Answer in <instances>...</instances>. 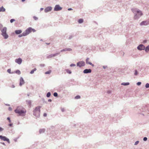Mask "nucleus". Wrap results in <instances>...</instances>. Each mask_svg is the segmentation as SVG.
Returning <instances> with one entry per match:
<instances>
[{
    "mask_svg": "<svg viewBox=\"0 0 149 149\" xmlns=\"http://www.w3.org/2000/svg\"><path fill=\"white\" fill-rule=\"evenodd\" d=\"M15 112L18 114V116H24L26 114V109L21 107H17L15 110Z\"/></svg>",
    "mask_w": 149,
    "mask_h": 149,
    "instance_id": "f257e3e1",
    "label": "nucleus"
},
{
    "mask_svg": "<svg viewBox=\"0 0 149 149\" xmlns=\"http://www.w3.org/2000/svg\"><path fill=\"white\" fill-rule=\"evenodd\" d=\"M41 106H38L36 107L33 111V115L37 117H39L40 116V108Z\"/></svg>",
    "mask_w": 149,
    "mask_h": 149,
    "instance_id": "f03ea898",
    "label": "nucleus"
},
{
    "mask_svg": "<svg viewBox=\"0 0 149 149\" xmlns=\"http://www.w3.org/2000/svg\"><path fill=\"white\" fill-rule=\"evenodd\" d=\"M33 31V32H34L36 31V30L34 29H32L31 27H29L24 32V33H25L26 36L28 35L30 33Z\"/></svg>",
    "mask_w": 149,
    "mask_h": 149,
    "instance_id": "7ed1b4c3",
    "label": "nucleus"
},
{
    "mask_svg": "<svg viewBox=\"0 0 149 149\" xmlns=\"http://www.w3.org/2000/svg\"><path fill=\"white\" fill-rule=\"evenodd\" d=\"M0 139H1L2 140L7 141L8 143H10V141L9 139L6 138V136H3L1 135H0Z\"/></svg>",
    "mask_w": 149,
    "mask_h": 149,
    "instance_id": "20e7f679",
    "label": "nucleus"
},
{
    "mask_svg": "<svg viewBox=\"0 0 149 149\" xmlns=\"http://www.w3.org/2000/svg\"><path fill=\"white\" fill-rule=\"evenodd\" d=\"M85 65V62L83 61H80L77 63V65L78 66L81 67L84 66Z\"/></svg>",
    "mask_w": 149,
    "mask_h": 149,
    "instance_id": "39448f33",
    "label": "nucleus"
},
{
    "mask_svg": "<svg viewBox=\"0 0 149 149\" xmlns=\"http://www.w3.org/2000/svg\"><path fill=\"white\" fill-rule=\"evenodd\" d=\"M137 49L140 50H144L145 49V47L143 45H140L138 47Z\"/></svg>",
    "mask_w": 149,
    "mask_h": 149,
    "instance_id": "423d86ee",
    "label": "nucleus"
},
{
    "mask_svg": "<svg viewBox=\"0 0 149 149\" xmlns=\"http://www.w3.org/2000/svg\"><path fill=\"white\" fill-rule=\"evenodd\" d=\"M22 61V60L21 58L16 59L15 60V62L19 64H20Z\"/></svg>",
    "mask_w": 149,
    "mask_h": 149,
    "instance_id": "0eeeda50",
    "label": "nucleus"
},
{
    "mask_svg": "<svg viewBox=\"0 0 149 149\" xmlns=\"http://www.w3.org/2000/svg\"><path fill=\"white\" fill-rule=\"evenodd\" d=\"M52 9V8L51 7H48L46 8L45 9V11L46 13H47L50 11Z\"/></svg>",
    "mask_w": 149,
    "mask_h": 149,
    "instance_id": "6e6552de",
    "label": "nucleus"
},
{
    "mask_svg": "<svg viewBox=\"0 0 149 149\" xmlns=\"http://www.w3.org/2000/svg\"><path fill=\"white\" fill-rule=\"evenodd\" d=\"M149 24V22L146 21H143L140 24V25L141 26L146 25Z\"/></svg>",
    "mask_w": 149,
    "mask_h": 149,
    "instance_id": "1a4fd4ad",
    "label": "nucleus"
},
{
    "mask_svg": "<svg viewBox=\"0 0 149 149\" xmlns=\"http://www.w3.org/2000/svg\"><path fill=\"white\" fill-rule=\"evenodd\" d=\"M24 81L22 77H21L20 79V83L19 85L21 86L22 84H24Z\"/></svg>",
    "mask_w": 149,
    "mask_h": 149,
    "instance_id": "9d476101",
    "label": "nucleus"
},
{
    "mask_svg": "<svg viewBox=\"0 0 149 149\" xmlns=\"http://www.w3.org/2000/svg\"><path fill=\"white\" fill-rule=\"evenodd\" d=\"M91 69H86L84 70V73H91Z\"/></svg>",
    "mask_w": 149,
    "mask_h": 149,
    "instance_id": "9b49d317",
    "label": "nucleus"
},
{
    "mask_svg": "<svg viewBox=\"0 0 149 149\" xmlns=\"http://www.w3.org/2000/svg\"><path fill=\"white\" fill-rule=\"evenodd\" d=\"M89 58H87L86 61V63L87 64H89L91 65L93 67L94 66V65L93 64H92L91 62L89 61Z\"/></svg>",
    "mask_w": 149,
    "mask_h": 149,
    "instance_id": "f8f14e48",
    "label": "nucleus"
},
{
    "mask_svg": "<svg viewBox=\"0 0 149 149\" xmlns=\"http://www.w3.org/2000/svg\"><path fill=\"white\" fill-rule=\"evenodd\" d=\"M7 30V28L4 27L2 30H1L2 34H4L6 33Z\"/></svg>",
    "mask_w": 149,
    "mask_h": 149,
    "instance_id": "ddd939ff",
    "label": "nucleus"
},
{
    "mask_svg": "<svg viewBox=\"0 0 149 149\" xmlns=\"http://www.w3.org/2000/svg\"><path fill=\"white\" fill-rule=\"evenodd\" d=\"M15 33L17 34H19L22 32V31L21 30H16L15 31Z\"/></svg>",
    "mask_w": 149,
    "mask_h": 149,
    "instance_id": "4468645a",
    "label": "nucleus"
},
{
    "mask_svg": "<svg viewBox=\"0 0 149 149\" xmlns=\"http://www.w3.org/2000/svg\"><path fill=\"white\" fill-rule=\"evenodd\" d=\"M2 35L4 37L5 39H7L8 38V35L6 33L4 34H2Z\"/></svg>",
    "mask_w": 149,
    "mask_h": 149,
    "instance_id": "2eb2a0df",
    "label": "nucleus"
},
{
    "mask_svg": "<svg viewBox=\"0 0 149 149\" xmlns=\"http://www.w3.org/2000/svg\"><path fill=\"white\" fill-rule=\"evenodd\" d=\"M62 8L59 5H56V11L61 10Z\"/></svg>",
    "mask_w": 149,
    "mask_h": 149,
    "instance_id": "dca6fc26",
    "label": "nucleus"
},
{
    "mask_svg": "<svg viewBox=\"0 0 149 149\" xmlns=\"http://www.w3.org/2000/svg\"><path fill=\"white\" fill-rule=\"evenodd\" d=\"M5 11V9L3 7V6L0 8V12H4Z\"/></svg>",
    "mask_w": 149,
    "mask_h": 149,
    "instance_id": "f3484780",
    "label": "nucleus"
},
{
    "mask_svg": "<svg viewBox=\"0 0 149 149\" xmlns=\"http://www.w3.org/2000/svg\"><path fill=\"white\" fill-rule=\"evenodd\" d=\"M136 13L139 15L140 17L142 15V13L141 12L140 10H136Z\"/></svg>",
    "mask_w": 149,
    "mask_h": 149,
    "instance_id": "a211bd4d",
    "label": "nucleus"
},
{
    "mask_svg": "<svg viewBox=\"0 0 149 149\" xmlns=\"http://www.w3.org/2000/svg\"><path fill=\"white\" fill-rule=\"evenodd\" d=\"M25 33L24 32L21 34L19 35L18 36L19 37H21L24 36H25Z\"/></svg>",
    "mask_w": 149,
    "mask_h": 149,
    "instance_id": "6ab92c4d",
    "label": "nucleus"
},
{
    "mask_svg": "<svg viewBox=\"0 0 149 149\" xmlns=\"http://www.w3.org/2000/svg\"><path fill=\"white\" fill-rule=\"evenodd\" d=\"M36 68H35L33 69L30 72V73L31 74H32L34 72L36 71Z\"/></svg>",
    "mask_w": 149,
    "mask_h": 149,
    "instance_id": "aec40b11",
    "label": "nucleus"
},
{
    "mask_svg": "<svg viewBox=\"0 0 149 149\" xmlns=\"http://www.w3.org/2000/svg\"><path fill=\"white\" fill-rule=\"evenodd\" d=\"M145 51L147 52L149 51V45L147 46L145 49Z\"/></svg>",
    "mask_w": 149,
    "mask_h": 149,
    "instance_id": "412c9836",
    "label": "nucleus"
},
{
    "mask_svg": "<svg viewBox=\"0 0 149 149\" xmlns=\"http://www.w3.org/2000/svg\"><path fill=\"white\" fill-rule=\"evenodd\" d=\"M15 73L18 74H21L20 71L19 70H16L15 71Z\"/></svg>",
    "mask_w": 149,
    "mask_h": 149,
    "instance_id": "4be33fe9",
    "label": "nucleus"
},
{
    "mask_svg": "<svg viewBox=\"0 0 149 149\" xmlns=\"http://www.w3.org/2000/svg\"><path fill=\"white\" fill-rule=\"evenodd\" d=\"M122 84L124 86L128 85L129 84V83H123Z\"/></svg>",
    "mask_w": 149,
    "mask_h": 149,
    "instance_id": "5701e85b",
    "label": "nucleus"
},
{
    "mask_svg": "<svg viewBox=\"0 0 149 149\" xmlns=\"http://www.w3.org/2000/svg\"><path fill=\"white\" fill-rule=\"evenodd\" d=\"M83 22V20L82 19H80L79 20L78 22L79 23H82Z\"/></svg>",
    "mask_w": 149,
    "mask_h": 149,
    "instance_id": "b1692460",
    "label": "nucleus"
},
{
    "mask_svg": "<svg viewBox=\"0 0 149 149\" xmlns=\"http://www.w3.org/2000/svg\"><path fill=\"white\" fill-rule=\"evenodd\" d=\"M45 131V130L44 129H41L40 130L39 132H40V133H41L44 132Z\"/></svg>",
    "mask_w": 149,
    "mask_h": 149,
    "instance_id": "393cba45",
    "label": "nucleus"
},
{
    "mask_svg": "<svg viewBox=\"0 0 149 149\" xmlns=\"http://www.w3.org/2000/svg\"><path fill=\"white\" fill-rule=\"evenodd\" d=\"M51 95V93L50 92H48L47 95V97H49Z\"/></svg>",
    "mask_w": 149,
    "mask_h": 149,
    "instance_id": "a878e982",
    "label": "nucleus"
},
{
    "mask_svg": "<svg viewBox=\"0 0 149 149\" xmlns=\"http://www.w3.org/2000/svg\"><path fill=\"white\" fill-rule=\"evenodd\" d=\"M80 98V96L77 95V96H76L75 97V98L76 99H79Z\"/></svg>",
    "mask_w": 149,
    "mask_h": 149,
    "instance_id": "bb28decb",
    "label": "nucleus"
},
{
    "mask_svg": "<svg viewBox=\"0 0 149 149\" xmlns=\"http://www.w3.org/2000/svg\"><path fill=\"white\" fill-rule=\"evenodd\" d=\"M66 71H67V72L68 73L70 74L71 73V71L68 70H66Z\"/></svg>",
    "mask_w": 149,
    "mask_h": 149,
    "instance_id": "cd10ccee",
    "label": "nucleus"
},
{
    "mask_svg": "<svg viewBox=\"0 0 149 149\" xmlns=\"http://www.w3.org/2000/svg\"><path fill=\"white\" fill-rule=\"evenodd\" d=\"M51 72V71L49 70L48 71H47L45 72V74H49Z\"/></svg>",
    "mask_w": 149,
    "mask_h": 149,
    "instance_id": "c85d7f7f",
    "label": "nucleus"
},
{
    "mask_svg": "<svg viewBox=\"0 0 149 149\" xmlns=\"http://www.w3.org/2000/svg\"><path fill=\"white\" fill-rule=\"evenodd\" d=\"M146 88H148L149 87V84L147 83L146 84L145 86Z\"/></svg>",
    "mask_w": 149,
    "mask_h": 149,
    "instance_id": "c756f323",
    "label": "nucleus"
},
{
    "mask_svg": "<svg viewBox=\"0 0 149 149\" xmlns=\"http://www.w3.org/2000/svg\"><path fill=\"white\" fill-rule=\"evenodd\" d=\"M15 21V20L14 19H12L10 20V22L11 23H12L13 22Z\"/></svg>",
    "mask_w": 149,
    "mask_h": 149,
    "instance_id": "7c9ffc66",
    "label": "nucleus"
},
{
    "mask_svg": "<svg viewBox=\"0 0 149 149\" xmlns=\"http://www.w3.org/2000/svg\"><path fill=\"white\" fill-rule=\"evenodd\" d=\"M7 72H8L9 73H11V70L10 69H8L7 70Z\"/></svg>",
    "mask_w": 149,
    "mask_h": 149,
    "instance_id": "2f4dec72",
    "label": "nucleus"
},
{
    "mask_svg": "<svg viewBox=\"0 0 149 149\" xmlns=\"http://www.w3.org/2000/svg\"><path fill=\"white\" fill-rule=\"evenodd\" d=\"M138 74V72L136 70H135V72L134 73V74L136 75H137Z\"/></svg>",
    "mask_w": 149,
    "mask_h": 149,
    "instance_id": "473e14b6",
    "label": "nucleus"
},
{
    "mask_svg": "<svg viewBox=\"0 0 149 149\" xmlns=\"http://www.w3.org/2000/svg\"><path fill=\"white\" fill-rule=\"evenodd\" d=\"M75 65L74 64H71L70 65V66L71 67H72V66H75Z\"/></svg>",
    "mask_w": 149,
    "mask_h": 149,
    "instance_id": "72a5a7b5",
    "label": "nucleus"
},
{
    "mask_svg": "<svg viewBox=\"0 0 149 149\" xmlns=\"http://www.w3.org/2000/svg\"><path fill=\"white\" fill-rule=\"evenodd\" d=\"M33 18L35 20H37L38 19V18L35 16H34Z\"/></svg>",
    "mask_w": 149,
    "mask_h": 149,
    "instance_id": "f704fd0d",
    "label": "nucleus"
},
{
    "mask_svg": "<svg viewBox=\"0 0 149 149\" xmlns=\"http://www.w3.org/2000/svg\"><path fill=\"white\" fill-rule=\"evenodd\" d=\"M141 84V82H138L137 83V85H138V86L140 85Z\"/></svg>",
    "mask_w": 149,
    "mask_h": 149,
    "instance_id": "c9c22d12",
    "label": "nucleus"
},
{
    "mask_svg": "<svg viewBox=\"0 0 149 149\" xmlns=\"http://www.w3.org/2000/svg\"><path fill=\"white\" fill-rule=\"evenodd\" d=\"M143 139L144 141H146L147 139V137H145Z\"/></svg>",
    "mask_w": 149,
    "mask_h": 149,
    "instance_id": "e433bc0d",
    "label": "nucleus"
},
{
    "mask_svg": "<svg viewBox=\"0 0 149 149\" xmlns=\"http://www.w3.org/2000/svg\"><path fill=\"white\" fill-rule=\"evenodd\" d=\"M7 119L8 120H9V123H10L11 122V120H10V118L8 117L7 118Z\"/></svg>",
    "mask_w": 149,
    "mask_h": 149,
    "instance_id": "4c0bfd02",
    "label": "nucleus"
},
{
    "mask_svg": "<svg viewBox=\"0 0 149 149\" xmlns=\"http://www.w3.org/2000/svg\"><path fill=\"white\" fill-rule=\"evenodd\" d=\"M134 18L135 19H137L138 18V17H137V15H135L134 17Z\"/></svg>",
    "mask_w": 149,
    "mask_h": 149,
    "instance_id": "58836bf2",
    "label": "nucleus"
},
{
    "mask_svg": "<svg viewBox=\"0 0 149 149\" xmlns=\"http://www.w3.org/2000/svg\"><path fill=\"white\" fill-rule=\"evenodd\" d=\"M139 143V141H136L135 143V145H136L137 144Z\"/></svg>",
    "mask_w": 149,
    "mask_h": 149,
    "instance_id": "ea45409f",
    "label": "nucleus"
},
{
    "mask_svg": "<svg viewBox=\"0 0 149 149\" xmlns=\"http://www.w3.org/2000/svg\"><path fill=\"white\" fill-rule=\"evenodd\" d=\"M47 116V113H44L43 114V116L44 117H46Z\"/></svg>",
    "mask_w": 149,
    "mask_h": 149,
    "instance_id": "a19ab883",
    "label": "nucleus"
},
{
    "mask_svg": "<svg viewBox=\"0 0 149 149\" xmlns=\"http://www.w3.org/2000/svg\"><path fill=\"white\" fill-rule=\"evenodd\" d=\"M136 9H132V10L133 12L134 13L136 11Z\"/></svg>",
    "mask_w": 149,
    "mask_h": 149,
    "instance_id": "79ce46f5",
    "label": "nucleus"
},
{
    "mask_svg": "<svg viewBox=\"0 0 149 149\" xmlns=\"http://www.w3.org/2000/svg\"><path fill=\"white\" fill-rule=\"evenodd\" d=\"M3 130V128L1 127H0V131H2Z\"/></svg>",
    "mask_w": 149,
    "mask_h": 149,
    "instance_id": "37998d69",
    "label": "nucleus"
},
{
    "mask_svg": "<svg viewBox=\"0 0 149 149\" xmlns=\"http://www.w3.org/2000/svg\"><path fill=\"white\" fill-rule=\"evenodd\" d=\"M3 26L2 25L0 24V29L2 28Z\"/></svg>",
    "mask_w": 149,
    "mask_h": 149,
    "instance_id": "c03bdc74",
    "label": "nucleus"
},
{
    "mask_svg": "<svg viewBox=\"0 0 149 149\" xmlns=\"http://www.w3.org/2000/svg\"><path fill=\"white\" fill-rule=\"evenodd\" d=\"M56 92H55V93H54V95L55 97H56Z\"/></svg>",
    "mask_w": 149,
    "mask_h": 149,
    "instance_id": "a18cd8bd",
    "label": "nucleus"
},
{
    "mask_svg": "<svg viewBox=\"0 0 149 149\" xmlns=\"http://www.w3.org/2000/svg\"><path fill=\"white\" fill-rule=\"evenodd\" d=\"M12 125V124H9V126L10 127H11Z\"/></svg>",
    "mask_w": 149,
    "mask_h": 149,
    "instance_id": "49530a36",
    "label": "nucleus"
},
{
    "mask_svg": "<svg viewBox=\"0 0 149 149\" xmlns=\"http://www.w3.org/2000/svg\"><path fill=\"white\" fill-rule=\"evenodd\" d=\"M68 10H72V9L71 8H69L68 9Z\"/></svg>",
    "mask_w": 149,
    "mask_h": 149,
    "instance_id": "de8ad7c7",
    "label": "nucleus"
},
{
    "mask_svg": "<svg viewBox=\"0 0 149 149\" xmlns=\"http://www.w3.org/2000/svg\"><path fill=\"white\" fill-rule=\"evenodd\" d=\"M48 101L51 102L52 101V100L51 99H49L48 100Z\"/></svg>",
    "mask_w": 149,
    "mask_h": 149,
    "instance_id": "09e8293b",
    "label": "nucleus"
},
{
    "mask_svg": "<svg viewBox=\"0 0 149 149\" xmlns=\"http://www.w3.org/2000/svg\"><path fill=\"white\" fill-rule=\"evenodd\" d=\"M61 110L62 111H64V109H61Z\"/></svg>",
    "mask_w": 149,
    "mask_h": 149,
    "instance_id": "8fccbe9b",
    "label": "nucleus"
},
{
    "mask_svg": "<svg viewBox=\"0 0 149 149\" xmlns=\"http://www.w3.org/2000/svg\"><path fill=\"white\" fill-rule=\"evenodd\" d=\"M54 10H56V6H55V7L54 8Z\"/></svg>",
    "mask_w": 149,
    "mask_h": 149,
    "instance_id": "3c124183",
    "label": "nucleus"
},
{
    "mask_svg": "<svg viewBox=\"0 0 149 149\" xmlns=\"http://www.w3.org/2000/svg\"><path fill=\"white\" fill-rule=\"evenodd\" d=\"M43 9V8H41V9H40V10H42Z\"/></svg>",
    "mask_w": 149,
    "mask_h": 149,
    "instance_id": "603ef678",
    "label": "nucleus"
},
{
    "mask_svg": "<svg viewBox=\"0 0 149 149\" xmlns=\"http://www.w3.org/2000/svg\"><path fill=\"white\" fill-rule=\"evenodd\" d=\"M29 103H30V104H31V101H29Z\"/></svg>",
    "mask_w": 149,
    "mask_h": 149,
    "instance_id": "864d4df0",
    "label": "nucleus"
},
{
    "mask_svg": "<svg viewBox=\"0 0 149 149\" xmlns=\"http://www.w3.org/2000/svg\"><path fill=\"white\" fill-rule=\"evenodd\" d=\"M22 1H25V0H22Z\"/></svg>",
    "mask_w": 149,
    "mask_h": 149,
    "instance_id": "5fc2aeb1",
    "label": "nucleus"
},
{
    "mask_svg": "<svg viewBox=\"0 0 149 149\" xmlns=\"http://www.w3.org/2000/svg\"><path fill=\"white\" fill-rule=\"evenodd\" d=\"M56 97H57L58 95H57V93H56Z\"/></svg>",
    "mask_w": 149,
    "mask_h": 149,
    "instance_id": "6e6d98bb",
    "label": "nucleus"
},
{
    "mask_svg": "<svg viewBox=\"0 0 149 149\" xmlns=\"http://www.w3.org/2000/svg\"><path fill=\"white\" fill-rule=\"evenodd\" d=\"M46 44H47L49 45V44L50 43H46Z\"/></svg>",
    "mask_w": 149,
    "mask_h": 149,
    "instance_id": "4d7b16f0",
    "label": "nucleus"
},
{
    "mask_svg": "<svg viewBox=\"0 0 149 149\" xmlns=\"http://www.w3.org/2000/svg\"><path fill=\"white\" fill-rule=\"evenodd\" d=\"M3 144H4V143H3Z\"/></svg>",
    "mask_w": 149,
    "mask_h": 149,
    "instance_id": "13d9d810",
    "label": "nucleus"
},
{
    "mask_svg": "<svg viewBox=\"0 0 149 149\" xmlns=\"http://www.w3.org/2000/svg\"><path fill=\"white\" fill-rule=\"evenodd\" d=\"M103 68H104V66H103Z\"/></svg>",
    "mask_w": 149,
    "mask_h": 149,
    "instance_id": "bf43d9fd",
    "label": "nucleus"
}]
</instances>
